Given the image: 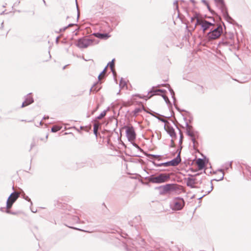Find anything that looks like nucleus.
I'll return each instance as SVG.
<instances>
[{"mask_svg":"<svg viewBox=\"0 0 251 251\" xmlns=\"http://www.w3.org/2000/svg\"><path fill=\"white\" fill-rule=\"evenodd\" d=\"M216 2L217 3L218 6L221 9L223 14L224 16H226L227 15V12L226 9L225 7V4L224 3L223 0H215Z\"/></svg>","mask_w":251,"mask_h":251,"instance_id":"9d476101","label":"nucleus"},{"mask_svg":"<svg viewBox=\"0 0 251 251\" xmlns=\"http://www.w3.org/2000/svg\"><path fill=\"white\" fill-rule=\"evenodd\" d=\"M98 129V126L96 124H95L94 125V134L96 135V136L97 135Z\"/></svg>","mask_w":251,"mask_h":251,"instance_id":"6ab92c4d","label":"nucleus"},{"mask_svg":"<svg viewBox=\"0 0 251 251\" xmlns=\"http://www.w3.org/2000/svg\"><path fill=\"white\" fill-rule=\"evenodd\" d=\"M114 59H113L111 62H110L109 63V65L110 66V67L111 68V70H113V68L114 67Z\"/></svg>","mask_w":251,"mask_h":251,"instance_id":"4be33fe9","label":"nucleus"},{"mask_svg":"<svg viewBox=\"0 0 251 251\" xmlns=\"http://www.w3.org/2000/svg\"><path fill=\"white\" fill-rule=\"evenodd\" d=\"M73 25V24H69V25H68V26L65 27H64V28H61V29H60V32L64 31H65V30H66V29L68 26H72Z\"/></svg>","mask_w":251,"mask_h":251,"instance_id":"5701e85b","label":"nucleus"},{"mask_svg":"<svg viewBox=\"0 0 251 251\" xmlns=\"http://www.w3.org/2000/svg\"><path fill=\"white\" fill-rule=\"evenodd\" d=\"M125 84H126L125 82H123V81H122V80H121V81H120V85H123V86H124Z\"/></svg>","mask_w":251,"mask_h":251,"instance_id":"2f4dec72","label":"nucleus"},{"mask_svg":"<svg viewBox=\"0 0 251 251\" xmlns=\"http://www.w3.org/2000/svg\"><path fill=\"white\" fill-rule=\"evenodd\" d=\"M196 163L200 169H202L204 167V162L202 159H198Z\"/></svg>","mask_w":251,"mask_h":251,"instance_id":"2eb2a0df","label":"nucleus"},{"mask_svg":"<svg viewBox=\"0 0 251 251\" xmlns=\"http://www.w3.org/2000/svg\"><path fill=\"white\" fill-rule=\"evenodd\" d=\"M197 18H199L197 17V16H194V17H192L191 18V22L192 23L195 19L197 20Z\"/></svg>","mask_w":251,"mask_h":251,"instance_id":"a878e982","label":"nucleus"},{"mask_svg":"<svg viewBox=\"0 0 251 251\" xmlns=\"http://www.w3.org/2000/svg\"><path fill=\"white\" fill-rule=\"evenodd\" d=\"M93 35L95 37H98L100 39H107L110 37V36L107 33L102 34V33H95L93 34Z\"/></svg>","mask_w":251,"mask_h":251,"instance_id":"4468645a","label":"nucleus"},{"mask_svg":"<svg viewBox=\"0 0 251 251\" xmlns=\"http://www.w3.org/2000/svg\"><path fill=\"white\" fill-rule=\"evenodd\" d=\"M124 128L126 129V136L128 141L132 143L134 147L139 148L138 146L134 143L136 134L134 127L131 126H126L124 127Z\"/></svg>","mask_w":251,"mask_h":251,"instance_id":"f257e3e1","label":"nucleus"},{"mask_svg":"<svg viewBox=\"0 0 251 251\" xmlns=\"http://www.w3.org/2000/svg\"><path fill=\"white\" fill-rule=\"evenodd\" d=\"M162 97L163 98L164 100H165V101H166V102L167 103L169 102V99L168 98V97L167 96H166L164 95H162Z\"/></svg>","mask_w":251,"mask_h":251,"instance_id":"412c9836","label":"nucleus"},{"mask_svg":"<svg viewBox=\"0 0 251 251\" xmlns=\"http://www.w3.org/2000/svg\"><path fill=\"white\" fill-rule=\"evenodd\" d=\"M107 110H104L103 111H102L100 113V114L97 117V119L100 120V119H102L103 117H104L106 115V112L107 111Z\"/></svg>","mask_w":251,"mask_h":251,"instance_id":"dca6fc26","label":"nucleus"},{"mask_svg":"<svg viewBox=\"0 0 251 251\" xmlns=\"http://www.w3.org/2000/svg\"><path fill=\"white\" fill-rule=\"evenodd\" d=\"M19 197V194L18 193L15 192L10 195L6 202V207L7 209H9L11 207L13 203L16 201Z\"/></svg>","mask_w":251,"mask_h":251,"instance_id":"6e6552de","label":"nucleus"},{"mask_svg":"<svg viewBox=\"0 0 251 251\" xmlns=\"http://www.w3.org/2000/svg\"><path fill=\"white\" fill-rule=\"evenodd\" d=\"M171 184H166V185H164L163 186H162L164 191V192L169 191L171 189Z\"/></svg>","mask_w":251,"mask_h":251,"instance_id":"f3484780","label":"nucleus"},{"mask_svg":"<svg viewBox=\"0 0 251 251\" xmlns=\"http://www.w3.org/2000/svg\"><path fill=\"white\" fill-rule=\"evenodd\" d=\"M166 130L167 131V133L170 135V136L172 138V139L171 140V142L172 143V147H173L174 145V140L176 138V134L175 131V129L173 128V127L170 126H166L165 127Z\"/></svg>","mask_w":251,"mask_h":251,"instance_id":"1a4fd4ad","label":"nucleus"},{"mask_svg":"<svg viewBox=\"0 0 251 251\" xmlns=\"http://www.w3.org/2000/svg\"><path fill=\"white\" fill-rule=\"evenodd\" d=\"M228 167H231V162H230L229 164H227L226 167V168L227 169Z\"/></svg>","mask_w":251,"mask_h":251,"instance_id":"c756f323","label":"nucleus"},{"mask_svg":"<svg viewBox=\"0 0 251 251\" xmlns=\"http://www.w3.org/2000/svg\"><path fill=\"white\" fill-rule=\"evenodd\" d=\"M208 186H210V187H211V189L209 191H208V193H209L213 189V186H212V184L211 183H208Z\"/></svg>","mask_w":251,"mask_h":251,"instance_id":"393cba45","label":"nucleus"},{"mask_svg":"<svg viewBox=\"0 0 251 251\" xmlns=\"http://www.w3.org/2000/svg\"><path fill=\"white\" fill-rule=\"evenodd\" d=\"M197 25H200L203 32H205L207 30L209 29H210V28L214 25V24L209 22L205 20L197 18V22L195 24V26L196 27Z\"/></svg>","mask_w":251,"mask_h":251,"instance_id":"423d86ee","label":"nucleus"},{"mask_svg":"<svg viewBox=\"0 0 251 251\" xmlns=\"http://www.w3.org/2000/svg\"><path fill=\"white\" fill-rule=\"evenodd\" d=\"M33 102V98L30 95V94H29L26 96L25 100L23 102L22 107L27 106L28 105L32 103Z\"/></svg>","mask_w":251,"mask_h":251,"instance_id":"f8f14e48","label":"nucleus"},{"mask_svg":"<svg viewBox=\"0 0 251 251\" xmlns=\"http://www.w3.org/2000/svg\"><path fill=\"white\" fill-rule=\"evenodd\" d=\"M202 1H203V2H204V3H206V2L205 1V0H203Z\"/></svg>","mask_w":251,"mask_h":251,"instance_id":"473e14b6","label":"nucleus"},{"mask_svg":"<svg viewBox=\"0 0 251 251\" xmlns=\"http://www.w3.org/2000/svg\"><path fill=\"white\" fill-rule=\"evenodd\" d=\"M151 158H157L158 157H159V155H151Z\"/></svg>","mask_w":251,"mask_h":251,"instance_id":"bb28decb","label":"nucleus"},{"mask_svg":"<svg viewBox=\"0 0 251 251\" xmlns=\"http://www.w3.org/2000/svg\"><path fill=\"white\" fill-rule=\"evenodd\" d=\"M186 184L188 186L193 188L196 184V180L193 177H188L186 179Z\"/></svg>","mask_w":251,"mask_h":251,"instance_id":"ddd939ff","label":"nucleus"},{"mask_svg":"<svg viewBox=\"0 0 251 251\" xmlns=\"http://www.w3.org/2000/svg\"><path fill=\"white\" fill-rule=\"evenodd\" d=\"M94 43L96 44L97 42H96L95 40L92 37L82 38L77 41L76 46L79 48H86Z\"/></svg>","mask_w":251,"mask_h":251,"instance_id":"20e7f679","label":"nucleus"},{"mask_svg":"<svg viewBox=\"0 0 251 251\" xmlns=\"http://www.w3.org/2000/svg\"><path fill=\"white\" fill-rule=\"evenodd\" d=\"M106 69V67L103 70V71L99 75V76H98V78H99V79L100 80L101 77H102V76L104 74V73H105V71Z\"/></svg>","mask_w":251,"mask_h":251,"instance_id":"aec40b11","label":"nucleus"},{"mask_svg":"<svg viewBox=\"0 0 251 251\" xmlns=\"http://www.w3.org/2000/svg\"><path fill=\"white\" fill-rule=\"evenodd\" d=\"M164 90H160V89H156V90H153L152 91H151L149 92L148 95H150L149 96H144L143 97H141L142 98H144L146 100L150 98L151 97H152L153 95H160L159 93H163Z\"/></svg>","mask_w":251,"mask_h":251,"instance_id":"9b49d317","label":"nucleus"},{"mask_svg":"<svg viewBox=\"0 0 251 251\" xmlns=\"http://www.w3.org/2000/svg\"><path fill=\"white\" fill-rule=\"evenodd\" d=\"M179 133H180V140H179V144H181L182 142V133L181 132V131L179 130Z\"/></svg>","mask_w":251,"mask_h":251,"instance_id":"b1692460","label":"nucleus"},{"mask_svg":"<svg viewBox=\"0 0 251 251\" xmlns=\"http://www.w3.org/2000/svg\"><path fill=\"white\" fill-rule=\"evenodd\" d=\"M60 129L61 127L60 126H55L51 128V131L53 132H55L59 130Z\"/></svg>","mask_w":251,"mask_h":251,"instance_id":"a211bd4d","label":"nucleus"},{"mask_svg":"<svg viewBox=\"0 0 251 251\" xmlns=\"http://www.w3.org/2000/svg\"><path fill=\"white\" fill-rule=\"evenodd\" d=\"M210 30L206 36L209 41L219 38L223 32V28L221 25H219L216 28H214L213 26L210 28Z\"/></svg>","mask_w":251,"mask_h":251,"instance_id":"7ed1b4c3","label":"nucleus"},{"mask_svg":"<svg viewBox=\"0 0 251 251\" xmlns=\"http://www.w3.org/2000/svg\"><path fill=\"white\" fill-rule=\"evenodd\" d=\"M98 108H99V105L97 106L96 108H95V110H94L92 111V114H94V113L96 111H97V109H98Z\"/></svg>","mask_w":251,"mask_h":251,"instance_id":"7c9ffc66","label":"nucleus"},{"mask_svg":"<svg viewBox=\"0 0 251 251\" xmlns=\"http://www.w3.org/2000/svg\"><path fill=\"white\" fill-rule=\"evenodd\" d=\"M171 205L173 210H179L183 207L184 201L182 199L176 198L172 201Z\"/></svg>","mask_w":251,"mask_h":251,"instance_id":"0eeeda50","label":"nucleus"},{"mask_svg":"<svg viewBox=\"0 0 251 251\" xmlns=\"http://www.w3.org/2000/svg\"><path fill=\"white\" fill-rule=\"evenodd\" d=\"M170 176L167 174H160L158 176H151L149 178V181L153 183H162L168 181Z\"/></svg>","mask_w":251,"mask_h":251,"instance_id":"f03ea898","label":"nucleus"},{"mask_svg":"<svg viewBox=\"0 0 251 251\" xmlns=\"http://www.w3.org/2000/svg\"><path fill=\"white\" fill-rule=\"evenodd\" d=\"M181 148L179 150V152L178 153V155L177 156L174 158V159L172 160L171 161L164 162V163H161L160 164H154L155 166L157 167H161V166H164V167H168L170 166H176L179 164V163L181 162V158L180 156V151Z\"/></svg>","mask_w":251,"mask_h":251,"instance_id":"39448f33","label":"nucleus"},{"mask_svg":"<svg viewBox=\"0 0 251 251\" xmlns=\"http://www.w3.org/2000/svg\"><path fill=\"white\" fill-rule=\"evenodd\" d=\"M170 92H171V94H172V97H173V98H174V95H175L174 92L173 91V90H170Z\"/></svg>","mask_w":251,"mask_h":251,"instance_id":"c85d7f7f","label":"nucleus"},{"mask_svg":"<svg viewBox=\"0 0 251 251\" xmlns=\"http://www.w3.org/2000/svg\"><path fill=\"white\" fill-rule=\"evenodd\" d=\"M76 5H77L76 4ZM76 7H77V8L78 9V6H76Z\"/></svg>","mask_w":251,"mask_h":251,"instance_id":"72a5a7b5","label":"nucleus"},{"mask_svg":"<svg viewBox=\"0 0 251 251\" xmlns=\"http://www.w3.org/2000/svg\"><path fill=\"white\" fill-rule=\"evenodd\" d=\"M140 111V109L139 108L135 109L134 110L135 113H137Z\"/></svg>","mask_w":251,"mask_h":251,"instance_id":"cd10ccee","label":"nucleus"}]
</instances>
